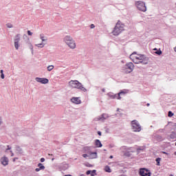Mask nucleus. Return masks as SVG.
Segmentation results:
<instances>
[{
    "instance_id": "obj_1",
    "label": "nucleus",
    "mask_w": 176,
    "mask_h": 176,
    "mask_svg": "<svg viewBox=\"0 0 176 176\" xmlns=\"http://www.w3.org/2000/svg\"><path fill=\"white\" fill-rule=\"evenodd\" d=\"M129 58L132 60L133 63L135 64H142L143 65H146V64H148V58L145 56L144 54H138L137 52H134L132 53Z\"/></svg>"
},
{
    "instance_id": "obj_2",
    "label": "nucleus",
    "mask_w": 176,
    "mask_h": 176,
    "mask_svg": "<svg viewBox=\"0 0 176 176\" xmlns=\"http://www.w3.org/2000/svg\"><path fill=\"white\" fill-rule=\"evenodd\" d=\"M124 30V23H122L120 21H118V22L116 24V26L114 27L112 34L114 35V36H118L123 32V30Z\"/></svg>"
},
{
    "instance_id": "obj_3",
    "label": "nucleus",
    "mask_w": 176,
    "mask_h": 176,
    "mask_svg": "<svg viewBox=\"0 0 176 176\" xmlns=\"http://www.w3.org/2000/svg\"><path fill=\"white\" fill-rule=\"evenodd\" d=\"M63 42L69 47L70 49H76V43L74 38L71 36H65L63 38Z\"/></svg>"
},
{
    "instance_id": "obj_4",
    "label": "nucleus",
    "mask_w": 176,
    "mask_h": 176,
    "mask_svg": "<svg viewBox=\"0 0 176 176\" xmlns=\"http://www.w3.org/2000/svg\"><path fill=\"white\" fill-rule=\"evenodd\" d=\"M69 86L72 89H78L79 90H81V91H87V89L83 87V85L76 80L69 81Z\"/></svg>"
},
{
    "instance_id": "obj_5",
    "label": "nucleus",
    "mask_w": 176,
    "mask_h": 176,
    "mask_svg": "<svg viewBox=\"0 0 176 176\" xmlns=\"http://www.w3.org/2000/svg\"><path fill=\"white\" fill-rule=\"evenodd\" d=\"M132 71H134V64L131 62L126 63L122 67V72L124 74H131Z\"/></svg>"
},
{
    "instance_id": "obj_6",
    "label": "nucleus",
    "mask_w": 176,
    "mask_h": 176,
    "mask_svg": "<svg viewBox=\"0 0 176 176\" xmlns=\"http://www.w3.org/2000/svg\"><path fill=\"white\" fill-rule=\"evenodd\" d=\"M131 124L133 131L135 133H140V131H141V125L138 121L134 120L131 121Z\"/></svg>"
},
{
    "instance_id": "obj_7",
    "label": "nucleus",
    "mask_w": 176,
    "mask_h": 176,
    "mask_svg": "<svg viewBox=\"0 0 176 176\" xmlns=\"http://www.w3.org/2000/svg\"><path fill=\"white\" fill-rule=\"evenodd\" d=\"M20 41H21V34H17L14 37V46L16 50H19L20 48Z\"/></svg>"
},
{
    "instance_id": "obj_8",
    "label": "nucleus",
    "mask_w": 176,
    "mask_h": 176,
    "mask_svg": "<svg viewBox=\"0 0 176 176\" xmlns=\"http://www.w3.org/2000/svg\"><path fill=\"white\" fill-rule=\"evenodd\" d=\"M135 5L138 9L141 12H146V6H145V3L143 1H136Z\"/></svg>"
},
{
    "instance_id": "obj_9",
    "label": "nucleus",
    "mask_w": 176,
    "mask_h": 176,
    "mask_svg": "<svg viewBox=\"0 0 176 176\" xmlns=\"http://www.w3.org/2000/svg\"><path fill=\"white\" fill-rule=\"evenodd\" d=\"M151 170H148L146 168H140L139 169L140 176H151Z\"/></svg>"
},
{
    "instance_id": "obj_10",
    "label": "nucleus",
    "mask_w": 176,
    "mask_h": 176,
    "mask_svg": "<svg viewBox=\"0 0 176 176\" xmlns=\"http://www.w3.org/2000/svg\"><path fill=\"white\" fill-rule=\"evenodd\" d=\"M108 118H109V115L107 113H102L101 116L95 118V120L97 122H105Z\"/></svg>"
},
{
    "instance_id": "obj_11",
    "label": "nucleus",
    "mask_w": 176,
    "mask_h": 176,
    "mask_svg": "<svg viewBox=\"0 0 176 176\" xmlns=\"http://www.w3.org/2000/svg\"><path fill=\"white\" fill-rule=\"evenodd\" d=\"M35 80L36 82H38V83H41L42 85H47V83H49V79L46 78L36 77Z\"/></svg>"
},
{
    "instance_id": "obj_12",
    "label": "nucleus",
    "mask_w": 176,
    "mask_h": 176,
    "mask_svg": "<svg viewBox=\"0 0 176 176\" xmlns=\"http://www.w3.org/2000/svg\"><path fill=\"white\" fill-rule=\"evenodd\" d=\"M0 162L3 166H6L9 164V158L6 156H3L0 159Z\"/></svg>"
},
{
    "instance_id": "obj_13",
    "label": "nucleus",
    "mask_w": 176,
    "mask_h": 176,
    "mask_svg": "<svg viewBox=\"0 0 176 176\" xmlns=\"http://www.w3.org/2000/svg\"><path fill=\"white\" fill-rule=\"evenodd\" d=\"M129 91L126 89L122 90L118 94H117L118 100H122V97L120 96H124V94H127Z\"/></svg>"
},
{
    "instance_id": "obj_14",
    "label": "nucleus",
    "mask_w": 176,
    "mask_h": 176,
    "mask_svg": "<svg viewBox=\"0 0 176 176\" xmlns=\"http://www.w3.org/2000/svg\"><path fill=\"white\" fill-rule=\"evenodd\" d=\"M15 152L16 155H23V148L20 146H15Z\"/></svg>"
},
{
    "instance_id": "obj_15",
    "label": "nucleus",
    "mask_w": 176,
    "mask_h": 176,
    "mask_svg": "<svg viewBox=\"0 0 176 176\" xmlns=\"http://www.w3.org/2000/svg\"><path fill=\"white\" fill-rule=\"evenodd\" d=\"M71 101L72 102H73V104H81L82 101L80 100V99H79V98H75L73 97L71 98Z\"/></svg>"
},
{
    "instance_id": "obj_16",
    "label": "nucleus",
    "mask_w": 176,
    "mask_h": 176,
    "mask_svg": "<svg viewBox=\"0 0 176 176\" xmlns=\"http://www.w3.org/2000/svg\"><path fill=\"white\" fill-rule=\"evenodd\" d=\"M89 159H97V152H88Z\"/></svg>"
},
{
    "instance_id": "obj_17",
    "label": "nucleus",
    "mask_w": 176,
    "mask_h": 176,
    "mask_svg": "<svg viewBox=\"0 0 176 176\" xmlns=\"http://www.w3.org/2000/svg\"><path fill=\"white\" fill-rule=\"evenodd\" d=\"M95 146H96V148H102V143H101L100 140L97 139L95 140Z\"/></svg>"
},
{
    "instance_id": "obj_18",
    "label": "nucleus",
    "mask_w": 176,
    "mask_h": 176,
    "mask_svg": "<svg viewBox=\"0 0 176 176\" xmlns=\"http://www.w3.org/2000/svg\"><path fill=\"white\" fill-rule=\"evenodd\" d=\"M108 97H109L110 98H111V100H115V98H117L118 100V94H114L112 92L108 93L107 94Z\"/></svg>"
},
{
    "instance_id": "obj_19",
    "label": "nucleus",
    "mask_w": 176,
    "mask_h": 176,
    "mask_svg": "<svg viewBox=\"0 0 176 176\" xmlns=\"http://www.w3.org/2000/svg\"><path fill=\"white\" fill-rule=\"evenodd\" d=\"M169 138L176 140V131H172L169 135Z\"/></svg>"
},
{
    "instance_id": "obj_20",
    "label": "nucleus",
    "mask_w": 176,
    "mask_h": 176,
    "mask_svg": "<svg viewBox=\"0 0 176 176\" xmlns=\"http://www.w3.org/2000/svg\"><path fill=\"white\" fill-rule=\"evenodd\" d=\"M40 39L42 41V43H43V42H47V37L45 36V34H40Z\"/></svg>"
},
{
    "instance_id": "obj_21",
    "label": "nucleus",
    "mask_w": 176,
    "mask_h": 176,
    "mask_svg": "<svg viewBox=\"0 0 176 176\" xmlns=\"http://www.w3.org/2000/svg\"><path fill=\"white\" fill-rule=\"evenodd\" d=\"M162 52L160 49L155 48V54H157V56H161L162 54Z\"/></svg>"
},
{
    "instance_id": "obj_22",
    "label": "nucleus",
    "mask_w": 176,
    "mask_h": 176,
    "mask_svg": "<svg viewBox=\"0 0 176 176\" xmlns=\"http://www.w3.org/2000/svg\"><path fill=\"white\" fill-rule=\"evenodd\" d=\"M155 140H157V141H163V140H164V139L163 138V136H162L160 135H156Z\"/></svg>"
},
{
    "instance_id": "obj_23",
    "label": "nucleus",
    "mask_w": 176,
    "mask_h": 176,
    "mask_svg": "<svg viewBox=\"0 0 176 176\" xmlns=\"http://www.w3.org/2000/svg\"><path fill=\"white\" fill-rule=\"evenodd\" d=\"M84 151L87 153H89V152H91V151H91V146H85V147H84Z\"/></svg>"
},
{
    "instance_id": "obj_24",
    "label": "nucleus",
    "mask_w": 176,
    "mask_h": 176,
    "mask_svg": "<svg viewBox=\"0 0 176 176\" xmlns=\"http://www.w3.org/2000/svg\"><path fill=\"white\" fill-rule=\"evenodd\" d=\"M35 46L36 47H40L41 49H42V47H45V43H41L39 44H35Z\"/></svg>"
},
{
    "instance_id": "obj_25",
    "label": "nucleus",
    "mask_w": 176,
    "mask_h": 176,
    "mask_svg": "<svg viewBox=\"0 0 176 176\" xmlns=\"http://www.w3.org/2000/svg\"><path fill=\"white\" fill-rule=\"evenodd\" d=\"M104 171L106 173H112V170H111V168L109 167V166H106L104 167Z\"/></svg>"
},
{
    "instance_id": "obj_26",
    "label": "nucleus",
    "mask_w": 176,
    "mask_h": 176,
    "mask_svg": "<svg viewBox=\"0 0 176 176\" xmlns=\"http://www.w3.org/2000/svg\"><path fill=\"white\" fill-rule=\"evenodd\" d=\"M47 71H49V72L53 71V69H54V65H49V66L47 67Z\"/></svg>"
},
{
    "instance_id": "obj_27",
    "label": "nucleus",
    "mask_w": 176,
    "mask_h": 176,
    "mask_svg": "<svg viewBox=\"0 0 176 176\" xmlns=\"http://www.w3.org/2000/svg\"><path fill=\"white\" fill-rule=\"evenodd\" d=\"M145 150V146H140L137 148V153L138 154L140 153V151H144Z\"/></svg>"
},
{
    "instance_id": "obj_28",
    "label": "nucleus",
    "mask_w": 176,
    "mask_h": 176,
    "mask_svg": "<svg viewBox=\"0 0 176 176\" xmlns=\"http://www.w3.org/2000/svg\"><path fill=\"white\" fill-rule=\"evenodd\" d=\"M38 167H39V170H45V166L42 163H38Z\"/></svg>"
},
{
    "instance_id": "obj_29",
    "label": "nucleus",
    "mask_w": 176,
    "mask_h": 176,
    "mask_svg": "<svg viewBox=\"0 0 176 176\" xmlns=\"http://www.w3.org/2000/svg\"><path fill=\"white\" fill-rule=\"evenodd\" d=\"M161 160H162V158H160V157H157V158H156V160H155V162H156V165L157 166H160V162H161Z\"/></svg>"
},
{
    "instance_id": "obj_30",
    "label": "nucleus",
    "mask_w": 176,
    "mask_h": 176,
    "mask_svg": "<svg viewBox=\"0 0 176 176\" xmlns=\"http://www.w3.org/2000/svg\"><path fill=\"white\" fill-rule=\"evenodd\" d=\"M170 123L171 124L172 126V130H176V123L174 122H168V124H170Z\"/></svg>"
},
{
    "instance_id": "obj_31",
    "label": "nucleus",
    "mask_w": 176,
    "mask_h": 176,
    "mask_svg": "<svg viewBox=\"0 0 176 176\" xmlns=\"http://www.w3.org/2000/svg\"><path fill=\"white\" fill-rule=\"evenodd\" d=\"M29 45V47L32 52V54H34V46H32V44L31 43H30Z\"/></svg>"
},
{
    "instance_id": "obj_32",
    "label": "nucleus",
    "mask_w": 176,
    "mask_h": 176,
    "mask_svg": "<svg viewBox=\"0 0 176 176\" xmlns=\"http://www.w3.org/2000/svg\"><path fill=\"white\" fill-rule=\"evenodd\" d=\"M0 74H1V79H5V74H3V70H1L0 71Z\"/></svg>"
},
{
    "instance_id": "obj_33",
    "label": "nucleus",
    "mask_w": 176,
    "mask_h": 176,
    "mask_svg": "<svg viewBox=\"0 0 176 176\" xmlns=\"http://www.w3.org/2000/svg\"><path fill=\"white\" fill-rule=\"evenodd\" d=\"M97 173V170H91V176L97 175V173Z\"/></svg>"
},
{
    "instance_id": "obj_34",
    "label": "nucleus",
    "mask_w": 176,
    "mask_h": 176,
    "mask_svg": "<svg viewBox=\"0 0 176 176\" xmlns=\"http://www.w3.org/2000/svg\"><path fill=\"white\" fill-rule=\"evenodd\" d=\"M166 131V129H160L158 131H157V133H164Z\"/></svg>"
},
{
    "instance_id": "obj_35",
    "label": "nucleus",
    "mask_w": 176,
    "mask_h": 176,
    "mask_svg": "<svg viewBox=\"0 0 176 176\" xmlns=\"http://www.w3.org/2000/svg\"><path fill=\"white\" fill-rule=\"evenodd\" d=\"M168 118H172V116H174V113L172 111H168Z\"/></svg>"
},
{
    "instance_id": "obj_36",
    "label": "nucleus",
    "mask_w": 176,
    "mask_h": 176,
    "mask_svg": "<svg viewBox=\"0 0 176 176\" xmlns=\"http://www.w3.org/2000/svg\"><path fill=\"white\" fill-rule=\"evenodd\" d=\"M6 27L8 28H13V25L12 23H7Z\"/></svg>"
},
{
    "instance_id": "obj_37",
    "label": "nucleus",
    "mask_w": 176,
    "mask_h": 176,
    "mask_svg": "<svg viewBox=\"0 0 176 176\" xmlns=\"http://www.w3.org/2000/svg\"><path fill=\"white\" fill-rule=\"evenodd\" d=\"M28 35H29V36H32V32L30 30H28Z\"/></svg>"
},
{
    "instance_id": "obj_38",
    "label": "nucleus",
    "mask_w": 176,
    "mask_h": 176,
    "mask_svg": "<svg viewBox=\"0 0 176 176\" xmlns=\"http://www.w3.org/2000/svg\"><path fill=\"white\" fill-rule=\"evenodd\" d=\"M7 148H8L6 149V152H8V151H10V149H12V147H10V146H7Z\"/></svg>"
},
{
    "instance_id": "obj_39",
    "label": "nucleus",
    "mask_w": 176,
    "mask_h": 176,
    "mask_svg": "<svg viewBox=\"0 0 176 176\" xmlns=\"http://www.w3.org/2000/svg\"><path fill=\"white\" fill-rule=\"evenodd\" d=\"M82 157H85V158L89 157V153H87V154H83Z\"/></svg>"
},
{
    "instance_id": "obj_40",
    "label": "nucleus",
    "mask_w": 176,
    "mask_h": 176,
    "mask_svg": "<svg viewBox=\"0 0 176 176\" xmlns=\"http://www.w3.org/2000/svg\"><path fill=\"white\" fill-rule=\"evenodd\" d=\"M90 28L93 30V28H96V25H94V24H91Z\"/></svg>"
},
{
    "instance_id": "obj_41",
    "label": "nucleus",
    "mask_w": 176,
    "mask_h": 176,
    "mask_svg": "<svg viewBox=\"0 0 176 176\" xmlns=\"http://www.w3.org/2000/svg\"><path fill=\"white\" fill-rule=\"evenodd\" d=\"M109 147L110 148H115V144H109Z\"/></svg>"
},
{
    "instance_id": "obj_42",
    "label": "nucleus",
    "mask_w": 176,
    "mask_h": 176,
    "mask_svg": "<svg viewBox=\"0 0 176 176\" xmlns=\"http://www.w3.org/2000/svg\"><path fill=\"white\" fill-rule=\"evenodd\" d=\"M86 174H87V175H90V174H91V170H87L86 172Z\"/></svg>"
},
{
    "instance_id": "obj_43",
    "label": "nucleus",
    "mask_w": 176,
    "mask_h": 176,
    "mask_svg": "<svg viewBox=\"0 0 176 176\" xmlns=\"http://www.w3.org/2000/svg\"><path fill=\"white\" fill-rule=\"evenodd\" d=\"M10 152L11 153V157H13V156H14V153H13V151L12 150H10Z\"/></svg>"
},
{
    "instance_id": "obj_44",
    "label": "nucleus",
    "mask_w": 176,
    "mask_h": 176,
    "mask_svg": "<svg viewBox=\"0 0 176 176\" xmlns=\"http://www.w3.org/2000/svg\"><path fill=\"white\" fill-rule=\"evenodd\" d=\"M40 162L41 163H43V162H45V158H43V157L41 158Z\"/></svg>"
},
{
    "instance_id": "obj_45",
    "label": "nucleus",
    "mask_w": 176,
    "mask_h": 176,
    "mask_svg": "<svg viewBox=\"0 0 176 176\" xmlns=\"http://www.w3.org/2000/svg\"><path fill=\"white\" fill-rule=\"evenodd\" d=\"M35 171H36V173H38V172L41 171V169H39V168H36L35 169Z\"/></svg>"
},
{
    "instance_id": "obj_46",
    "label": "nucleus",
    "mask_w": 176,
    "mask_h": 176,
    "mask_svg": "<svg viewBox=\"0 0 176 176\" xmlns=\"http://www.w3.org/2000/svg\"><path fill=\"white\" fill-rule=\"evenodd\" d=\"M2 124V118L0 116V126Z\"/></svg>"
},
{
    "instance_id": "obj_47",
    "label": "nucleus",
    "mask_w": 176,
    "mask_h": 176,
    "mask_svg": "<svg viewBox=\"0 0 176 176\" xmlns=\"http://www.w3.org/2000/svg\"><path fill=\"white\" fill-rule=\"evenodd\" d=\"M98 134L99 135H102L101 131H98Z\"/></svg>"
},
{
    "instance_id": "obj_48",
    "label": "nucleus",
    "mask_w": 176,
    "mask_h": 176,
    "mask_svg": "<svg viewBox=\"0 0 176 176\" xmlns=\"http://www.w3.org/2000/svg\"><path fill=\"white\" fill-rule=\"evenodd\" d=\"M109 159H113V155H110Z\"/></svg>"
},
{
    "instance_id": "obj_49",
    "label": "nucleus",
    "mask_w": 176,
    "mask_h": 176,
    "mask_svg": "<svg viewBox=\"0 0 176 176\" xmlns=\"http://www.w3.org/2000/svg\"><path fill=\"white\" fill-rule=\"evenodd\" d=\"M17 159V157H15L13 159V162H16V160Z\"/></svg>"
},
{
    "instance_id": "obj_50",
    "label": "nucleus",
    "mask_w": 176,
    "mask_h": 176,
    "mask_svg": "<svg viewBox=\"0 0 176 176\" xmlns=\"http://www.w3.org/2000/svg\"><path fill=\"white\" fill-rule=\"evenodd\" d=\"M102 91L104 92L105 91V89H102Z\"/></svg>"
},
{
    "instance_id": "obj_51",
    "label": "nucleus",
    "mask_w": 176,
    "mask_h": 176,
    "mask_svg": "<svg viewBox=\"0 0 176 176\" xmlns=\"http://www.w3.org/2000/svg\"><path fill=\"white\" fill-rule=\"evenodd\" d=\"M149 105H150L149 103H147V104H146V106H147V107H149Z\"/></svg>"
},
{
    "instance_id": "obj_52",
    "label": "nucleus",
    "mask_w": 176,
    "mask_h": 176,
    "mask_svg": "<svg viewBox=\"0 0 176 176\" xmlns=\"http://www.w3.org/2000/svg\"><path fill=\"white\" fill-rule=\"evenodd\" d=\"M65 176H72V175H65Z\"/></svg>"
},
{
    "instance_id": "obj_53",
    "label": "nucleus",
    "mask_w": 176,
    "mask_h": 176,
    "mask_svg": "<svg viewBox=\"0 0 176 176\" xmlns=\"http://www.w3.org/2000/svg\"><path fill=\"white\" fill-rule=\"evenodd\" d=\"M170 176H174V175H170Z\"/></svg>"
},
{
    "instance_id": "obj_54",
    "label": "nucleus",
    "mask_w": 176,
    "mask_h": 176,
    "mask_svg": "<svg viewBox=\"0 0 176 176\" xmlns=\"http://www.w3.org/2000/svg\"><path fill=\"white\" fill-rule=\"evenodd\" d=\"M52 161L54 160V158H52Z\"/></svg>"
},
{
    "instance_id": "obj_55",
    "label": "nucleus",
    "mask_w": 176,
    "mask_h": 176,
    "mask_svg": "<svg viewBox=\"0 0 176 176\" xmlns=\"http://www.w3.org/2000/svg\"><path fill=\"white\" fill-rule=\"evenodd\" d=\"M175 155H176V152H175Z\"/></svg>"
},
{
    "instance_id": "obj_56",
    "label": "nucleus",
    "mask_w": 176,
    "mask_h": 176,
    "mask_svg": "<svg viewBox=\"0 0 176 176\" xmlns=\"http://www.w3.org/2000/svg\"><path fill=\"white\" fill-rule=\"evenodd\" d=\"M155 50V49H153V51H154Z\"/></svg>"
},
{
    "instance_id": "obj_57",
    "label": "nucleus",
    "mask_w": 176,
    "mask_h": 176,
    "mask_svg": "<svg viewBox=\"0 0 176 176\" xmlns=\"http://www.w3.org/2000/svg\"><path fill=\"white\" fill-rule=\"evenodd\" d=\"M117 111H119V109H118Z\"/></svg>"
},
{
    "instance_id": "obj_58",
    "label": "nucleus",
    "mask_w": 176,
    "mask_h": 176,
    "mask_svg": "<svg viewBox=\"0 0 176 176\" xmlns=\"http://www.w3.org/2000/svg\"><path fill=\"white\" fill-rule=\"evenodd\" d=\"M175 145H176V142H175Z\"/></svg>"
}]
</instances>
